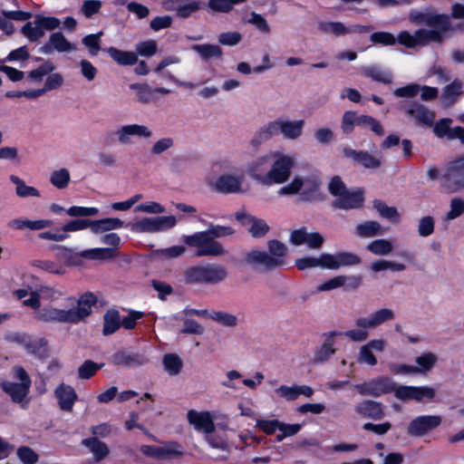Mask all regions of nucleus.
Segmentation results:
<instances>
[{
    "instance_id": "f257e3e1",
    "label": "nucleus",
    "mask_w": 464,
    "mask_h": 464,
    "mask_svg": "<svg viewBox=\"0 0 464 464\" xmlns=\"http://www.w3.org/2000/svg\"><path fill=\"white\" fill-rule=\"evenodd\" d=\"M409 18L412 23L425 24L428 28H420L414 34H411L409 31L399 33L398 43L407 48L422 47L430 43L440 44L463 26L460 23L452 24L450 18L445 14L411 11Z\"/></svg>"
},
{
    "instance_id": "f03ea898",
    "label": "nucleus",
    "mask_w": 464,
    "mask_h": 464,
    "mask_svg": "<svg viewBox=\"0 0 464 464\" xmlns=\"http://www.w3.org/2000/svg\"><path fill=\"white\" fill-rule=\"evenodd\" d=\"M295 157L269 151L257 157L248 166V175L257 183L270 187L286 182L295 166Z\"/></svg>"
},
{
    "instance_id": "7ed1b4c3",
    "label": "nucleus",
    "mask_w": 464,
    "mask_h": 464,
    "mask_svg": "<svg viewBox=\"0 0 464 464\" xmlns=\"http://www.w3.org/2000/svg\"><path fill=\"white\" fill-rule=\"evenodd\" d=\"M72 306L68 309L57 308L54 306H45L40 310L34 311V317L42 322H54L62 324H76L85 321L92 314V306L97 302L94 294L87 292L80 296L74 305V299L68 298Z\"/></svg>"
},
{
    "instance_id": "20e7f679",
    "label": "nucleus",
    "mask_w": 464,
    "mask_h": 464,
    "mask_svg": "<svg viewBox=\"0 0 464 464\" xmlns=\"http://www.w3.org/2000/svg\"><path fill=\"white\" fill-rule=\"evenodd\" d=\"M235 233L232 227L210 225L205 231L196 232L193 235L186 236L184 242L196 247L195 256H220L226 255L227 251L223 245L215 238L225 237Z\"/></svg>"
},
{
    "instance_id": "39448f33",
    "label": "nucleus",
    "mask_w": 464,
    "mask_h": 464,
    "mask_svg": "<svg viewBox=\"0 0 464 464\" xmlns=\"http://www.w3.org/2000/svg\"><path fill=\"white\" fill-rule=\"evenodd\" d=\"M330 193L335 197L334 206L342 209L360 208L364 200L363 191L361 188L348 190L345 184L339 177H334L329 185Z\"/></svg>"
},
{
    "instance_id": "423d86ee",
    "label": "nucleus",
    "mask_w": 464,
    "mask_h": 464,
    "mask_svg": "<svg viewBox=\"0 0 464 464\" xmlns=\"http://www.w3.org/2000/svg\"><path fill=\"white\" fill-rule=\"evenodd\" d=\"M184 276L186 282L189 284L216 285L227 278V271L222 265L208 264L188 268Z\"/></svg>"
},
{
    "instance_id": "0eeeda50",
    "label": "nucleus",
    "mask_w": 464,
    "mask_h": 464,
    "mask_svg": "<svg viewBox=\"0 0 464 464\" xmlns=\"http://www.w3.org/2000/svg\"><path fill=\"white\" fill-rule=\"evenodd\" d=\"M12 376L19 382L4 381L0 386L11 397L14 402H24L29 393L32 383L31 378L27 372L19 365L12 369Z\"/></svg>"
},
{
    "instance_id": "6e6552de",
    "label": "nucleus",
    "mask_w": 464,
    "mask_h": 464,
    "mask_svg": "<svg viewBox=\"0 0 464 464\" xmlns=\"http://www.w3.org/2000/svg\"><path fill=\"white\" fill-rule=\"evenodd\" d=\"M177 225V218L174 216H158L143 218L128 225L130 230L136 234H152L165 231Z\"/></svg>"
},
{
    "instance_id": "1a4fd4ad",
    "label": "nucleus",
    "mask_w": 464,
    "mask_h": 464,
    "mask_svg": "<svg viewBox=\"0 0 464 464\" xmlns=\"http://www.w3.org/2000/svg\"><path fill=\"white\" fill-rule=\"evenodd\" d=\"M244 175L236 171H227L220 174L212 183L211 187L222 194H242Z\"/></svg>"
},
{
    "instance_id": "9d476101",
    "label": "nucleus",
    "mask_w": 464,
    "mask_h": 464,
    "mask_svg": "<svg viewBox=\"0 0 464 464\" xmlns=\"http://www.w3.org/2000/svg\"><path fill=\"white\" fill-rule=\"evenodd\" d=\"M395 387L396 383L388 377H378L354 385L361 395L372 397L390 392L395 393Z\"/></svg>"
},
{
    "instance_id": "9b49d317",
    "label": "nucleus",
    "mask_w": 464,
    "mask_h": 464,
    "mask_svg": "<svg viewBox=\"0 0 464 464\" xmlns=\"http://www.w3.org/2000/svg\"><path fill=\"white\" fill-rule=\"evenodd\" d=\"M117 141L120 145L129 146L133 143V138L149 140L153 136L152 130L145 124H125L115 131Z\"/></svg>"
},
{
    "instance_id": "f8f14e48",
    "label": "nucleus",
    "mask_w": 464,
    "mask_h": 464,
    "mask_svg": "<svg viewBox=\"0 0 464 464\" xmlns=\"http://www.w3.org/2000/svg\"><path fill=\"white\" fill-rule=\"evenodd\" d=\"M436 395V391L430 386H408L397 385L395 387L394 396L401 401H415L418 402L424 400H433Z\"/></svg>"
},
{
    "instance_id": "ddd939ff",
    "label": "nucleus",
    "mask_w": 464,
    "mask_h": 464,
    "mask_svg": "<svg viewBox=\"0 0 464 464\" xmlns=\"http://www.w3.org/2000/svg\"><path fill=\"white\" fill-rule=\"evenodd\" d=\"M442 187L449 193L464 188V160L452 162L443 176Z\"/></svg>"
},
{
    "instance_id": "4468645a",
    "label": "nucleus",
    "mask_w": 464,
    "mask_h": 464,
    "mask_svg": "<svg viewBox=\"0 0 464 464\" xmlns=\"http://www.w3.org/2000/svg\"><path fill=\"white\" fill-rule=\"evenodd\" d=\"M165 10L174 12L179 18L186 19L202 8L200 0H162Z\"/></svg>"
},
{
    "instance_id": "2eb2a0df",
    "label": "nucleus",
    "mask_w": 464,
    "mask_h": 464,
    "mask_svg": "<svg viewBox=\"0 0 464 464\" xmlns=\"http://www.w3.org/2000/svg\"><path fill=\"white\" fill-rule=\"evenodd\" d=\"M323 262L325 269L337 270L343 266H354L362 263L359 256L353 252L341 251L334 255L324 253Z\"/></svg>"
},
{
    "instance_id": "dca6fc26",
    "label": "nucleus",
    "mask_w": 464,
    "mask_h": 464,
    "mask_svg": "<svg viewBox=\"0 0 464 464\" xmlns=\"http://www.w3.org/2000/svg\"><path fill=\"white\" fill-rule=\"evenodd\" d=\"M140 451L145 456L153 457L160 459L179 457L184 454L183 447L177 441H169L160 447L142 445L140 447Z\"/></svg>"
},
{
    "instance_id": "f3484780",
    "label": "nucleus",
    "mask_w": 464,
    "mask_h": 464,
    "mask_svg": "<svg viewBox=\"0 0 464 464\" xmlns=\"http://www.w3.org/2000/svg\"><path fill=\"white\" fill-rule=\"evenodd\" d=\"M441 423L439 415H422L413 419L408 425L407 432L413 437H422Z\"/></svg>"
},
{
    "instance_id": "a211bd4d",
    "label": "nucleus",
    "mask_w": 464,
    "mask_h": 464,
    "mask_svg": "<svg viewBox=\"0 0 464 464\" xmlns=\"http://www.w3.org/2000/svg\"><path fill=\"white\" fill-rule=\"evenodd\" d=\"M235 218L243 226L246 227L248 233L255 238L264 237L269 231L270 227L262 218H258L245 211H237Z\"/></svg>"
},
{
    "instance_id": "6ab92c4d",
    "label": "nucleus",
    "mask_w": 464,
    "mask_h": 464,
    "mask_svg": "<svg viewBox=\"0 0 464 464\" xmlns=\"http://www.w3.org/2000/svg\"><path fill=\"white\" fill-rule=\"evenodd\" d=\"M343 155L364 169H377L382 164L381 156H374L364 150H355L350 147L343 149Z\"/></svg>"
},
{
    "instance_id": "aec40b11",
    "label": "nucleus",
    "mask_w": 464,
    "mask_h": 464,
    "mask_svg": "<svg viewBox=\"0 0 464 464\" xmlns=\"http://www.w3.org/2000/svg\"><path fill=\"white\" fill-rule=\"evenodd\" d=\"M387 343L383 339H372L362 345L358 352L357 361L361 364L375 366L378 362L373 352L382 353L386 348Z\"/></svg>"
},
{
    "instance_id": "412c9836",
    "label": "nucleus",
    "mask_w": 464,
    "mask_h": 464,
    "mask_svg": "<svg viewBox=\"0 0 464 464\" xmlns=\"http://www.w3.org/2000/svg\"><path fill=\"white\" fill-rule=\"evenodd\" d=\"M339 332L332 331L323 334V342L314 351V362L323 363L334 355L336 349V337L341 335Z\"/></svg>"
},
{
    "instance_id": "4be33fe9",
    "label": "nucleus",
    "mask_w": 464,
    "mask_h": 464,
    "mask_svg": "<svg viewBox=\"0 0 464 464\" xmlns=\"http://www.w3.org/2000/svg\"><path fill=\"white\" fill-rule=\"evenodd\" d=\"M187 420L195 430L202 431L205 434H211L215 430V423L209 411L189 410L187 412Z\"/></svg>"
},
{
    "instance_id": "5701e85b",
    "label": "nucleus",
    "mask_w": 464,
    "mask_h": 464,
    "mask_svg": "<svg viewBox=\"0 0 464 464\" xmlns=\"http://www.w3.org/2000/svg\"><path fill=\"white\" fill-rule=\"evenodd\" d=\"M74 51H76L75 44H72L61 32L51 34L48 42L42 47V52L45 54L53 52L63 53Z\"/></svg>"
},
{
    "instance_id": "b1692460",
    "label": "nucleus",
    "mask_w": 464,
    "mask_h": 464,
    "mask_svg": "<svg viewBox=\"0 0 464 464\" xmlns=\"http://www.w3.org/2000/svg\"><path fill=\"white\" fill-rule=\"evenodd\" d=\"M324 241V237L317 232H308L306 228L294 230L290 235V242L295 246L306 245L313 249L319 248Z\"/></svg>"
},
{
    "instance_id": "393cba45",
    "label": "nucleus",
    "mask_w": 464,
    "mask_h": 464,
    "mask_svg": "<svg viewBox=\"0 0 464 464\" xmlns=\"http://www.w3.org/2000/svg\"><path fill=\"white\" fill-rule=\"evenodd\" d=\"M314 389L308 385H285L282 384L275 390L277 397L292 401L297 400L301 395L311 398L314 395Z\"/></svg>"
},
{
    "instance_id": "a878e982",
    "label": "nucleus",
    "mask_w": 464,
    "mask_h": 464,
    "mask_svg": "<svg viewBox=\"0 0 464 464\" xmlns=\"http://www.w3.org/2000/svg\"><path fill=\"white\" fill-rule=\"evenodd\" d=\"M356 328L348 330L343 335L353 342H363L370 334V331L375 329L370 314L364 317H359L355 321Z\"/></svg>"
},
{
    "instance_id": "bb28decb",
    "label": "nucleus",
    "mask_w": 464,
    "mask_h": 464,
    "mask_svg": "<svg viewBox=\"0 0 464 464\" xmlns=\"http://www.w3.org/2000/svg\"><path fill=\"white\" fill-rule=\"evenodd\" d=\"M111 362L117 366L126 368H134L144 365L148 362V359L138 353H128L125 351H119L112 354L111 358Z\"/></svg>"
},
{
    "instance_id": "cd10ccee",
    "label": "nucleus",
    "mask_w": 464,
    "mask_h": 464,
    "mask_svg": "<svg viewBox=\"0 0 464 464\" xmlns=\"http://www.w3.org/2000/svg\"><path fill=\"white\" fill-rule=\"evenodd\" d=\"M354 411L359 416L374 420H382L384 417L383 404L374 401H362L354 406Z\"/></svg>"
},
{
    "instance_id": "c85d7f7f",
    "label": "nucleus",
    "mask_w": 464,
    "mask_h": 464,
    "mask_svg": "<svg viewBox=\"0 0 464 464\" xmlns=\"http://www.w3.org/2000/svg\"><path fill=\"white\" fill-rule=\"evenodd\" d=\"M245 260L247 264L262 266L266 269L280 267L277 261L274 259L269 252L254 249L246 255Z\"/></svg>"
},
{
    "instance_id": "c756f323",
    "label": "nucleus",
    "mask_w": 464,
    "mask_h": 464,
    "mask_svg": "<svg viewBox=\"0 0 464 464\" xmlns=\"http://www.w3.org/2000/svg\"><path fill=\"white\" fill-rule=\"evenodd\" d=\"M407 113L412 117L418 125L432 126L435 114L424 105L420 103H412L407 108Z\"/></svg>"
},
{
    "instance_id": "7c9ffc66",
    "label": "nucleus",
    "mask_w": 464,
    "mask_h": 464,
    "mask_svg": "<svg viewBox=\"0 0 464 464\" xmlns=\"http://www.w3.org/2000/svg\"><path fill=\"white\" fill-rule=\"evenodd\" d=\"M124 222L118 218H105L97 220L90 219L89 228L92 234L98 235L122 228Z\"/></svg>"
},
{
    "instance_id": "2f4dec72",
    "label": "nucleus",
    "mask_w": 464,
    "mask_h": 464,
    "mask_svg": "<svg viewBox=\"0 0 464 464\" xmlns=\"http://www.w3.org/2000/svg\"><path fill=\"white\" fill-rule=\"evenodd\" d=\"M304 124V120L280 119V134L287 140H297L303 134Z\"/></svg>"
},
{
    "instance_id": "473e14b6",
    "label": "nucleus",
    "mask_w": 464,
    "mask_h": 464,
    "mask_svg": "<svg viewBox=\"0 0 464 464\" xmlns=\"http://www.w3.org/2000/svg\"><path fill=\"white\" fill-rule=\"evenodd\" d=\"M55 396L58 400L60 408L65 411H71L77 400V394L74 389L66 384H61L55 390Z\"/></svg>"
},
{
    "instance_id": "72a5a7b5",
    "label": "nucleus",
    "mask_w": 464,
    "mask_h": 464,
    "mask_svg": "<svg viewBox=\"0 0 464 464\" xmlns=\"http://www.w3.org/2000/svg\"><path fill=\"white\" fill-rule=\"evenodd\" d=\"M53 221L49 219L28 220L23 218L12 219L8 222V227L16 230H42L50 227Z\"/></svg>"
},
{
    "instance_id": "f704fd0d",
    "label": "nucleus",
    "mask_w": 464,
    "mask_h": 464,
    "mask_svg": "<svg viewBox=\"0 0 464 464\" xmlns=\"http://www.w3.org/2000/svg\"><path fill=\"white\" fill-rule=\"evenodd\" d=\"M278 134H280V119L270 121L260 128L258 131H256L255 137L251 140V144L253 146H257Z\"/></svg>"
},
{
    "instance_id": "c9c22d12",
    "label": "nucleus",
    "mask_w": 464,
    "mask_h": 464,
    "mask_svg": "<svg viewBox=\"0 0 464 464\" xmlns=\"http://www.w3.org/2000/svg\"><path fill=\"white\" fill-rule=\"evenodd\" d=\"M278 134H280V119L270 121L260 128L258 131H256L255 137L251 140V144L253 146H257Z\"/></svg>"
},
{
    "instance_id": "e433bc0d",
    "label": "nucleus",
    "mask_w": 464,
    "mask_h": 464,
    "mask_svg": "<svg viewBox=\"0 0 464 464\" xmlns=\"http://www.w3.org/2000/svg\"><path fill=\"white\" fill-rule=\"evenodd\" d=\"M82 444L90 450L96 462L104 459L110 453L108 446L97 438L82 440Z\"/></svg>"
},
{
    "instance_id": "4c0bfd02",
    "label": "nucleus",
    "mask_w": 464,
    "mask_h": 464,
    "mask_svg": "<svg viewBox=\"0 0 464 464\" xmlns=\"http://www.w3.org/2000/svg\"><path fill=\"white\" fill-rule=\"evenodd\" d=\"M191 50L197 53L200 59L205 62L211 59H220L223 55V50L218 44H193Z\"/></svg>"
},
{
    "instance_id": "58836bf2",
    "label": "nucleus",
    "mask_w": 464,
    "mask_h": 464,
    "mask_svg": "<svg viewBox=\"0 0 464 464\" xmlns=\"http://www.w3.org/2000/svg\"><path fill=\"white\" fill-rule=\"evenodd\" d=\"M362 73L373 81L390 84L392 82V73L379 65L364 66L362 68Z\"/></svg>"
},
{
    "instance_id": "ea45409f",
    "label": "nucleus",
    "mask_w": 464,
    "mask_h": 464,
    "mask_svg": "<svg viewBox=\"0 0 464 464\" xmlns=\"http://www.w3.org/2000/svg\"><path fill=\"white\" fill-rule=\"evenodd\" d=\"M317 29L324 34L339 37L351 34L353 30L346 27L341 22L321 21L318 23Z\"/></svg>"
},
{
    "instance_id": "a19ab883",
    "label": "nucleus",
    "mask_w": 464,
    "mask_h": 464,
    "mask_svg": "<svg viewBox=\"0 0 464 464\" xmlns=\"http://www.w3.org/2000/svg\"><path fill=\"white\" fill-rule=\"evenodd\" d=\"M106 52L120 65H133L138 62V55L133 52L121 51L115 47H109Z\"/></svg>"
},
{
    "instance_id": "79ce46f5",
    "label": "nucleus",
    "mask_w": 464,
    "mask_h": 464,
    "mask_svg": "<svg viewBox=\"0 0 464 464\" xmlns=\"http://www.w3.org/2000/svg\"><path fill=\"white\" fill-rule=\"evenodd\" d=\"M366 249L374 256H389L393 252L394 245L389 239L380 238L371 241Z\"/></svg>"
},
{
    "instance_id": "37998d69",
    "label": "nucleus",
    "mask_w": 464,
    "mask_h": 464,
    "mask_svg": "<svg viewBox=\"0 0 464 464\" xmlns=\"http://www.w3.org/2000/svg\"><path fill=\"white\" fill-rule=\"evenodd\" d=\"M121 326V316L117 310H108L103 315L102 334L111 335Z\"/></svg>"
},
{
    "instance_id": "c03bdc74",
    "label": "nucleus",
    "mask_w": 464,
    "mask_h": 464,
    "mask_svg": "<svg viewBox=\"0 0 464 464\" xmlns=\"http://www.w3.org/2000/svg\"><path fill=\"white\" fill-rule=\"evenodd\" d=\"M209 319L228 328H234L237 326L239 323L236 314L226 311H212L209 314Z\"/></svg>"
},
{
    "instance_id": "a18cd8bd",
    "label": "nucleus",
    "mask_w": 464,
    "mask_h": 464,
    "mask_svg": "<svg viewBox=\"0 0 464 464\" xmlns=\"http://www.w3.org/2000/svg\"><path fill=\"white\" fill-rule=\"evenodd\" d=\"M267 247H268V251L271 254V256L274 257V259H276L277 261L278 266H285V256L288 252L287 246L284 243H282L276 239H272V240L268 241Z\"/></svg>"
},
{
    "instance_id": "49530a36",
    "label": "nucleus",
    "mask_w": 464,
    "mask_h": 464,
    "mask_svg": "<svg viewBox=\"0 0 464 464\" xmlns=\"http://www.w3.org/2000/svg\"><path fill=\"white\" fill-rule=\"evenodd\" d=\"M355 233L361 237H373L382 235L383 231L378 222L366 221L356 226Z\"/></svg>"
},
{
    "instance_id": "de8ad7c7",
    "label": "nucleus",
    "mask_w": 464,
    "mask_h": 464,
    "mask_svg": "<svg viewBox=\"0 0 464 464\" xmlns=\"http://www.w3.org/2000/svg\"><path fill=\"white\" fill-rule=\"evenodd\" d=\"M10 180L15 185L16 195L20 198L27 197H40V192L37 188L28 186L25 182L15 175L10 176Z\"/></svg>"
},
{
    "instance_id": "09e8293b",
    "label": "nucleus",
    "mask_w": 464,
    "mask_h": 464,
    "mask_svg": "<svg viewBox=\"0 0 464 464\" xmlns=\"http://www.w3.org/2000/svg\"><path fill=\"white\" fill-rule=\"evenodd\" d=\"M370 268L372 272L378 273L385 270L393 272H401L406 269V266L400 262L386 259H377L371 263Z\"/></svg>"
},
{
    "instance_id": "8fccbe9b",
    "label": "nucleus",
    "mask_w": 464,
    "mask_h": 464,
    "mask_svg": "<svg viewBox=\"0 0 464 464\" xmlns=\"http://www.w3.org/2000/svg\"><path fill=\"white\" fill-rule=\"evenodd\" d=\"M80 256L92 260H108L112 258L115 254L111 247H96L83 250L80 252Z\"/></svg>"
},
{
    "instance_id": "3c124183",
    "label": "nucleus",
    "mask_w": 464,
    "mask_h": 464,
    "mask_svg": "<svg viewBox=\"0 0 464 464\" xmlns=\"http://www.w3.org/2000/svg\"><path fill=\"white\" fill-rule=\"evenodd\" d=\"M71 181L70 171L65 168L53 170L50 174V183L58 189H64Z\"/></svg>"
},
{
    "instance_id": "603ef678",
    "label": "nucleus",
    "mask_w": 464,
    "mask_h": 464,
    "mask_svg": "<svg viewBox=\"0 0 464 464\" xmlns=\"http://www.w3.org/2000/svg\"><path fill=\"white\" fill-rule=\"evenodd\" d=\"M102 34L103 32L100 31L97 34H87L82 39V44L87 48L91 56H96L101 51Z\"/></svg>"
},
{
    "instance_id": "864d4df0",
    "label": "nucleus",
    "mask_w": 464,
    "mask_h": 464,
    "mask_svg": "<svg viewBox=\"0 0 464 464\" xmlns=\"http://www.w3.org/2000/svg\"><path fill=\"white\" fill-rule=\"evenodd\" d=\"M162 362L164 370L172 376L178 375L183 365L182 360L175 353L165 354Z\"/></svg>"
},
{
    "instance_id": "5fc2aeb1",
    "label": "nucleus",
    "mask_w": 464,
    "mask_h": 464,
    "mask_svg": "<svg viewBox=\"0 0 464 464\" xmlns=\"http://www.w3.org/2000/svg\"><path fill=\"white\" fill-rule=\"evenodd\" d=\"M130 88L136 92L137 101L141 104H148L153 100L154 90L145 83H132Z\"/></svg>"
},
{
    "instance_id": "6e6d98bb",
    "label": "nucleus",
    "mask_w": 464,
    "mask_h": 464,
    "mask_svg": "<svg viewBox=\"0 0 464 464\" xmlns=\"http://www.w3.org/2000/svg\"><path fill=\"white\" fill-rule=\"evenodd\" d=\"M462 83L455 80L450 84L447 85L444 88L443 93L441 95V100L445 103V105H450L452 103L456 98L461 93Z\"/></svg>"
},
{
    "instance_id": "4d7b16f0",
    "label": "nucleus",
    "mask_w": 464,
    "mask_h": 464,
    "mask_svg": "<svg viewBox=\"0 0 464 464\" xmlns=\"http://www.w3.org/2000/svg\"><path fill=\"white\" fill-rule=\"evenodd\" d=\"M21 32L30 42H36L44 35L41 25L37 24L35 20L33 23L27 22L22 27Z\"/></svg>"
},
{
    "instance_id": "13d9d810",
    "label": "nucleus",
    "mask_w": 464,
    "mask_h": 464,
    "mask_svg": "<svg viewBox=\"0 0 464 464\" xmlns=\"http://www.w3.org/2000/svg\"><path fill=\"white\" fill-rule=\"evenodd\" d=\"M375 328L386 322L394 320L395 313L391 308H381L370 314Z\"/></svg>"
},
{
    "instance_id": "bf43d9fd",
    "label": "nucleus",
    "mask_w": 464,
    "mask_h": 464,
    "mask_svg": "<svg viewBox=\"0 0 464 464\" xmlns=\"http://www.w3.org/2000/svg\"><path fill=\"white\" fill-rule=\"evenodd\" d=\"M25 350L34 355H42L46 351V342L43 338H25Z\"/></svg>"
},
{
    "instance_id": "052dcab7",
    "label": "nucleus",
    "mask_w": 464,
    "mask_h": 464,
    "mask_svg": "<svg viewBox=\"0 0 464 464\" xmlns=\"http://www.w3.org/2000/svg\"><path fill=\"white\" fill-rule=\"evenodd\" d=\"M373 206L382 217L393 222L399 221L400 214L396 208L389 207L380 200H375Z\"/></svg>"
},
{
    "instance_id": "680f3d73",
    "label": "nucleus",
    "mask_w": 464,
    "mask_h": 464,
    "mask_svg": "<svg viewBox=\"0 0 464 464\" xmlns=\"http://www.w3.org/2000/svg\"><path fill=\"white\" fill-rule=\"evenodd\" d=\"M174 146V140L171 137H164L156 140L150 147V154L160 156Z\"/></svg>"
},
{
    "instance_id": "e2e57ef3",
    "label": "nucleus",
    "mask_w": 464,
    "mask_h": 464,
    "mask_svg": "<svg viewBox=\"0 0 464 464\" xmlns=\"http://www.w3.org/2000/svg\"><path fill=\"white\" fill-rule=\"evenodd\" d=\"M370 40L374 44L392 46L398 42V36L395 37L392 34L388 32H376L371 34Z\"/></svg>"
},
{
    "instance_id": "0e129e2a",
    "label": "nucleus",
    "mask_w": 464,
    "mask_h": 464,
    "mask_svg": "<svg viewBox=\"0 0 464 464\" xmlns=\"http://www.w3.org/2000/svg\"><path fill=\"white\" fill-rule=\"evenodd\" d=\"M306 179L299 176H295L289 184L279 188L278 194L282 196L296 194L306 184Z\"/></svg>"
},
{
    "instance_id": "69168bd1",
    "label": "nucleus",
    "mask_w": 464,
    "mask_h": 464,
    "mask_svg": "<svg viewBox=\"0 0 464 464\" xmlns=\"http://www.w3.org/2000/svg\"><path fill=\"white\" fill-rule=\"evenodd\" d=\"M103 367V364H98L91 360L85 361L79 368H78V376L80 379L87 380L92 377L95 372Z\"/></svg>"
},
{
    "instance_id": "338daca9",
    "label": "nucleus",
    "mask_w": 464,
    "mask_h": 464,
    "mask_svg": "<svg viewBox=\"0 0 464 464\" xmlns=\"http://www.w3.org/2000/svg\"><path fill=\"white\" fill-rule=\"evenodd\" d=\"M78 67L81 75L88 82H92L98 74V69L87 59L80 60Z\"/></svg>"
},
{
    "instance_id": "774afa93",
    "label": "nucleus",
    "mask_w": 464,
    "mask_h": 464,
    "mask_svg": "<svg viewBox=\"0 0 464 464\" xmlns=\"http://www.w3.org/2000/svg\"><path fill=\"white\" fill-rule=\"evenodd\" d=\"M247 22L254 25L260 33L264 34H269L271 33L270 25L268 24L266 19L260 14L252 12Z\"/></svg>"
}]
</instances>
